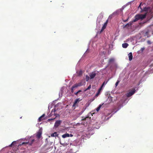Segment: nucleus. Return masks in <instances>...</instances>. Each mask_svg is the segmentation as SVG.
<instances>
[{
    "instance_id": "obj_1",
    "label": "nucleus",
    "mask_w": 153,
    "mask_h": 153,
    "mask_svg": "<svg viewBox=\"0 0 153 153\" xmlns=\"http://www.w3.org/2000/svg\"><path fill=\"white\" fill-rule=\"evenodd\" d=\"M34 140L33 138L32 137H30L29 138L26 137L22 138L17 140L18 143H19L18 147L23 146H27L28 145H31L34 141Z\"/></svg>"
},
{
    "instance_id": "obj_2",
    "label": "nucleus",
    "mask_w": 153,
    "mask_h": 153,
    "mask_svg": "<svg viewBox=\"0 0 153 153\" xmlns=\"http://www.w3.org/2000/svg\"><path fill=\"white\" fill-rule=\"evenodd\" d=\"M148 10V7H146V4L144 3H141L138 7V10L139 12L141 13L143 12L147 11Z\"/></svg>"
},
{
    "instance_id": "obj_3",
    "label": "nucleus",
    "mask_w": 153,
    "mask_h": 153,
    "mask_svg": "<svg viewBox=\"0 0 153 153\" xmlns=\"http://www.w3.org/2000/svg\"><path fill=\"white\" fill-rule=\"evenodd\" d=\"M129 100V99H128V98H127L126 99H125L124 101L123 102L122 100H121L120 101V104L119 105V107L118 108L117 110H116V111H115V110H114V113H113V112H112V114H113L114 113H116L118 110H119L121 108V107H123V106L124 105H125V104H126V103H127L128 102Z\"/></svg>"
},
{
    "instance_id": "obj_4",
    "label": "nucleus",
    "mask_w": 153,
    "mask_h": 153,
    "mask_svg": "<svg viewBox=\"0 0 153 153\" xmlns=\"http://www.w3.org/2000/svg\"><path fill=\"white\" fill-rule=\"evenodd\" d=\"M103 17V14L102 13H101L97 17V25H100V24L102 22V20Z\"/></svg>"
},
{
    "instance_id": "obj_5",
    "label": "nucleus",
    "mask_w": 153,
    "mask_h": 153,
    "mask_svg": "<svg viewBox=\"0 0 153 153\" xmlns=\"http://www.w3.org/2000/svg\"><path fill=\"white\" fill-rule=\"evenodd\" d=\"M135 88H133L130 90L129 92L126 94V96L127 97H129L133 95L135 92Z\"/></svg>"
},
{
    "instance_id": "obj_6",
    "label": "nucleus",
    "mask_w": 153,
    "mask_h": 153,
    "mask_svg": "<svg viewBox=\"0 0 153 153\" xmlns=\"http://www.w3.org/2000/svg\"><path fill=\"white\" fill-rule=\"evenodd\" d=\"M111 114L109 113H108L107 114H105L102 116V119H104L105 121L108 120L111 116L112 115L109 116Z\"/></svg>"
},
{
    "instance_id": "obj_7",
    "label": "nucleus",
    "mask_w": 153,
    "mask_h": 153,
    "mask_svg": "<svg viewBox=\"0 0 153 153\" xmlns=\"http://www.w3.org/2000/svg\"><path fill=\"white\" fill-rule=\"evenodd\" d=\"M137 38V42H143L145 41V39L143 38H142V37L140 36V35H138Z\"/></svg>"
},
{
    "instance_id": "obj_8",
    "label": "nucleus",
    "mask_w": 153,
    "mask_h": 153,
    "mask_svg": "<svg viewBox=\"0 0 153 153\" xmlns=\"http://www.w3.org/2000/svg\"><path fill=\"white\" fill-rule=\"evenodd\" d=\"M62 121L60 120H56L54 125V127L55 128H57L61 124Z\"/></svg>"
},
{
    "instance_id": "obj_9",
    "label": "nucleus",
    "mask_w": 153,
    "mask_h": 153,
    "mask_svg": "<svg viewBox=\"0 0 153 153\" xmlns=\"http://www.w3.org/2000/svg\"><path fill=\"white\" fill-rule=\"evenodd\" d=\"M73 135L71 134H69L68 133H66L62 135V138H65L67 137H72Z\"/></svg>"
},
{
    "instance_id": "obj_10",
    "label": "nucleus",
    "mask_w": 153,
    "mask_h": 153,
    "mask_svg": "<svg viewBox=\"0 0 153 153\" xmlns=\"http://www.w3.org/2000/svg\"><path fill=\"white\" fill-rule=\"evenodd\" d=\"M79 87L77 83H76L73 85L71 87V91L72 93H73L74 91L75 88H77Z\"/></svg>"
},
{
    "instance_id": "obj_11",
    "label": "nucleus",
    "mask_w": 153,
    "mask_h": 153,
    "mask_svg": "<svg viewBox=\"0 0 153 153\" xmlns=\"http://www.w3.org/2000/svg\"><path fill=\"white\" fill-rule=\"evenodd\" d=\"M96 75V73L95 72H92L89 74V76L91 79L94 78Z\"/></svg>"
},
{
    "instance_id": "obj_12",
    "label": "nucleus",
    "mask_w": 153,
    "mask_h": 153,
    "mask_svg": "<svg viewBox=\"0 0 153 153\" xmlns=\"http://www.w3.org/2000/svg\"><path fill=\"white\" fill-rule=\"evenodd\" d=\"M134 18L135 19L133 20V22H135L139 19H140L139 14L136 15L134 17Z\"/></svg>"
},
{
    "instance_id": "obj_13",
    "label": "nucleus",
    "mask_w": 153,
    "mask_h": 153,
    "mask_svg": "<svg viewBox=\"0 0 153 153\" xmlns=\"http://www.w3.org/2000/svg\"><path fill=\"white\" fill-rule=\"evenodd\" d=\"M78 85V86H80L83 85H85V82L84 80H82L80 82L77 83Z\"/></svg>"
},
{
    "instance_id": "obj_14",
    "label": "nucleus",
    "mask_w": 153,
    "mask_h": 153,
    "mask_svg": "<svg viewBox=\"0 0 153 153\" xmlns=\"http://www.w3.org/2000/svg\"><path fill=\"white\" fill-rule=\"evenodd\" d=\"M56 105H55L54 106V108L52 110L51 113V114H50V115L51 116H52L53 115H56L55 113V112L56 111Z\"/></svg>"
},
{
    "instance_id": "obj_15",
    "label": "nucleus",
    "mask_w": 153,
    "mask_h": 153,
    "mask_svg": "<svg viewBox=\"0 0 153 153\" xmlns=\"http://www.w3.org/2000/svg\"><path fill=\"white\" fill-rule=\"evenodd\" d=\"M105 52L104 51H103L102 52V53H101L100 54V58H101L102 59L104 57H105Z\"/></svg>"
},
{
    "instance_id": "obj_16",
    "label": "nucleus",
    "mask_w": 153,
    "mask_h": 153,
    "mask_svg": "<svg viewBox=\"0 0 153 153\" xmlns=\"http://www.w3.org/2000/svg\"><path fill=\"white\" fill-rule=\"evenodd\" d=\"M146 15V13L145 14H139V16H140V19H144Z\"/></svg>"
},
{
    "instance_id": "obj_17",
    "label": "nucleus",
    "mask_w": 153,
    "mask_h": 153,
    "mask_svg": "<svg viewBox=\"0 0 153 153\" xmlns=\"http://www.w3.org/2000/svg\"><path fill=\"white\" fill-rule=\"evenodd\" d=\"M128 56L129 58V60L131 61L132 59V54L131 52H130L128 54Z\"/></svg>"
},
{
    "instance_id": "obj_18",
    "label": "nucleus",
    "mask_w": 153,
    "mask_h": 153,
    "mask_svg": "<svg viewBox=\"0 0 153 153\" xmlns=\"http://www.w3.org/2000/svg\"><path fill=\"white\" fill-rule=\"evenodd\" d=\"M80 100H80L79 98H77V99H76L75 100V101L74 102V104L73 105V106H74L76 104V103L77 102H79Z\"/></svg>"
},
{
    "instance_id": "obj_19",
    "label": "nucleus",
    "mask_w": 153,
    "mask_h": 153,
    "mask_svg": "<svg viewBox=\"0 0 153 153\" xmlns=\"http://www.w3.org/2000/svg\"><path fill=\"white\" fill-rule=\"evenodd\" d=\"M115 60V59L114 58H112L110 59L108 62V64L109 65L110 64L114 62Z\"/></svg>"
},
{
    "instance_id": "obj_20",
    "label": "nucleus",
    "mask_w": 153,
    "mask_h": 153,
    "mask_svg": "<svg viewBox=\"0 0 153 153\" xmlns=\"http://www.w3.org/2000/svg\"><path fill=\"white\" fill-rule=\"evenodd\" d=\"M108 81H105L101 85V87L103 88L105 86V85L108 82Z\"/></svg>"
},
{
    "instance_id": "obj_21",
    "label": "nucleus",
    "mask_w": 153,
    "mask_h": 153,
    "mask_svg": "<svg viewBox=\"0 0 153 153\" xmlns=\"http://www.w3.org/2000/svg\"><path fill=\"white\" fill-rule=\"evenodd\" d=\"M102 88L101 87L99 89L98 91L96 94V96H97L100 94V92L102 90Z\"/></svg>"
},
{
    "instance_id": "obj_22",
    "label": "nucleus",
    "mask_w": 153,
    "mask_h": 153,
    "mask_svg": "<svg viewBox=\"0 0 153 153\" xmlns=\"http://www.w3.org/2000/svg\"><path fill=\"white\" fill-rule=\"evenodd\" d=\"M58 136L56 132H54V133L51 134V136L52 137H56Z\"/></svg>"
},
{
    "instance_id": "obj_23",
    "label": "nucleus",
    "mask_w": 153,
    "mask_h": 153,
    "mask_svg": "<svg viewBox=\"0 0 153 153\" xmlns=\"http://www.w3.org/2000/svg\"><path fill=\"white\" fill-rule=\"evenodd\" d=\"M92 46L93 48H96L97 46L96 43L95 42H92Z\"/></svg>"
},
{
    "instance_id": "obj_24",
    "label": "nucleus",
    "mask_w": 153,
    "mask_h": 153,
    "mask_svg": "<svg viewBox=\"0 0 153 153\" xmlns=\"http://www.w3.org/2000/svg\"><path fill=\"white\" fill-rule=\"evenodd\" d=\"M128 45V44L127 43H123L122 44V47L123 48H126Z\"/></svg>"
},
{
    "instance_id": "obj_25",
    "label": "nucleus",
    "mask_w": 153,
    "mask_h": 153,
    "mask_svg": "<svg viewBox=\"0 0 153 153\" xmlns=\"http://www.w3.org/2000/svg\"><path fill=\"white\" fill-rule=\"evenodd\" d=\"M41 134L42 133L40 132L39 131L37 133L36 136L38 138H39L40 137Z\"/></svg>"
},
{
    "instance_id": "obj_26",
    "label": "nucleus",
    "mask_w": 153,
    "mask_h": 153,
    "mask_svg": "<svg viewBox=\"0 0 153 153\" xmlns=\"http://www.w3.org/2000/svg\"><path fill=\"white\" fill-rule=\"evenodd\" d=\"M145 49V48L144 47H143V48H142L141 49H140V50L139 51H138V53H140L141 52H142Z\"/></svg>"
},
{
    "instance_id": "obj_27",
    "label": "nucleus",
    "mask_w": 153,
    "mask_h": 153,
    "mask_svg": "<svg viewBox=\"0 0 153 153\" xmlns=\"http://www.w3.org/2000/svg\"><path fill=\"white\" fill-rule=\"evenodd\" d=\"M102 105L100 104L99 106L96 108V111H99L100 108H101L102 105Z\"/></svg>"
},
{
    "instance_id": "obj_28",
    "label": "nucleus",
    "mask_w": 153,
    "mask_h": 153,
    "mask_svg": "<svg viewBox=\"0 0 153 153\" xmlns=\"http://www.w3.org/2000/svg\"><path fill=\"white\" fill-rule=\"evenodd\" d=\"M17 141L18 142V141H13L11 143V144L10 145H9V146H12L13 145H14L16 144V143Z\"/></svg>"
},
{
    "instance_id": "obj_29",
    "label": "nucleus",
    "mask_w": 153,
    "mask_h": 153,
    "mask_svg": "<svg viewBox=\"0 0 153 153\" xmlns=\"http://www.w3.org/2000/svg\"><path fill=\"white\" fill-rule=\"evenodd\" d=\"M91 85H90L88 86V87L86 89L84 90V91L85 92L88 90H89L90 89V88H91Z\"/></svg>"
},
{
    "instance_id": "obj_30",
    "label": "nucleus",
    "mask_w": 153,
    "mask_h": 153,
    "mask_svg": "<svg viewBox=\"0 0 153 153\" xmlns=\"http://www.w3.org/2000/svg\"><path fill=\"white\" fill-rule=\"evenodd\" d=\"M82 72L81 70H80L79 72H77V74L78 76H81L82 75Z\"/></svg>"
},
{
    "instance_id": "obj_31",
    "label": "nucleus",
    "mask_w": 153,
    "mask_h": 153,
    "mask_svg": "<svg viewBox=\"0 0 153 153\" xmlns=\"http://www.w3.org/2000/svg\"><path fill=\"white\" fill-rule=\"evenodd\" d=\"M106 25H107V24H105L104 23V25H103L102 27V29L101 30H103L104 29H105V28Z\"/></svg>"
},
{
    "instance_id": "obj_32",
    "label": "nucleus",
    "mask_w": 153,
    "mask_h": 153,
    "mask_svg": "<svg viewBox=\"0 0 153 153\" xmlns=\"http://www.w3.org/2000/svg\"><path fill=\"white\" fill-rule=\"evenodd\" d=\"M89 79V77L88 75H86V80L87 81H88Z\"/></svg>"
},
{
    "instance_id": "obj_33",
    "label": "nucleus",
    "mask_w": 153,
    "mask_h": 153,
    "mask_svg": "<svg viewBox=\"0 0 153 153\" xmlns=\"http://www.w3.org/2000/svg\"><path fill=\"white\" fill-rule=\"evenodd\" d=\"M120 82V81L119 80H117V81L116 82V83H115V85L116 87L118 85V84Z\"/></svg>"
},
{
    "instance_id": "obj_34",
    "label": "nucleus",
    "mask_w": 153,
    "mask_h": 153,
    "mask_svg": "<svg viewBox=\"0 0 153 153\" xmlns=\"http://www.w3.org/2000/svg\"><path fill=\"white\" fill-rule=\"evenodd\" d=\"M114 14V13H113V14H112L111 15H110L108 18V19L109 18H111L112 16Z\"/></svg>"
},
{
    "instance_id": "obj_35",
    "label": "nucleus",
    "mask_w": 153,
    "mask_h": 153,
    "mask_svg": "<svg viewBox=\"0 0 153 153\" xmlns=\"http://www.w3.org/2000/svg\"><path fill=\"white\" fill-rule=\"evenodd\" d=\"M55 119V118H53V119H49L48 120V121L49 122L51 120H54Z\"/></svg>"
},
{
    "instance_id": "obj_36",
    "label": "nucleus",
    "mask_w": 153,
    "mask_h": 153,
    "mask_svg": "<svg viewBox=\"0 0 153 153\" xmlns=\"http://www.w3.org/2000/svg\"><path fill=\"white\" fill-rule=\"evenodd\" d=\"M147 43L149 45H150L152 44V42L149 40H148L147 41Z\"/></svg>"
},
{
    "instance_id": "obj_37",
    "label": "nucleus",
    "mask_w": 153,
    "mask_h": 153,
    "mask_svg": "<svg viewBox=\"0 0 153 153\" xmlns=\"http://www.w3.org/2000/svg\"><path fill=\"white\" fill-rule=\"evenodd\" d=\"M42 120V118H40V117H39L38 119V121H39V122H40Z\"/></svg>"
},
{
    "instance_id": "obj_38",
    "label": "nucleus",
    "mask_w": 153,
    "mask_h": 153,
    "mask_svg": "<svg viewBox=\"0 0 153 153\" xmlns=\"http://www.w3.org/2000/svg\"><path fill=\"white\" fill-rule=\"evenodd\" d=\"M88 50L87 49L86 51L85 52V53H84V55L83 56H85V54L87 53V52H88Z\"/></svg>"
},
{
    "instance_id": "obj_39",
    "label": "nucleus",
    "mask_w": 153,
    "mask_h": 153,
    "mask_svg": "<svg viewBox=\"0 0 153 153\" xmlns=\"http://www.w3.org/2000/svg\"><path fill=\"white\" fill-rule=\"evenodd\" d=\"M145 34L144 35V36H147V37H148L149 36H147V34H148V32H145Z\"/></svg>"
},
{
    "instance_id": "obj_40",
    "label": "nucleus",
    "mask_w": 153,
    "mask_h": 153,
    "mask_svg": "<svg viewBox=\"0 0 153 153\" xmlns=\"http://www.w3.org/2000/svg\"><path fill=\"white\" fill-rule=\"evenodd\" d=\"M45 116V114H43L42 115L40 116V117L42 119V118L44 117Z\"/></svg>"
},
{
    "instance_id": "obj_41",
    "label": "nucleus",
    "mask_w": 153,
    "mask_h": 153,
    "mask_svg": "<svg viewBox=\"0 0 153 153\" xmlns=\"http://www.w3.org/2000/svg\"><path fill=\"white\" fill-rule=\"evenodd\" d=\"M45 116V114H43L42 115L40 116V117L42 119V118L44 117Z\"/></svg>"
},
{
    "instance_id": "obj_42",
    "label": "nucleus",
    "mask_w": 153,
    "mask_h": 153,
    "mask_svg": "<svg viewBox=\"0 0 153 153\" xmlns=\"http://www.w3.org/2000/svg\"><path fill=\"white\" fill-rule=\"evenodd\" d=\"M79 93L78 91H77V92H75V93H74V94H75V95H76L77 96V95H78V93Z\"/></svg>"
},
{
    "instance_id": "obj_43",
    "label": "nucleus",
    "mask_w": 153,
    "mask_h": 153,
    "mask_svg": "<svg viewBox=\"0 0 153 153\" xmlns=\"http://www.w3.org/2000/svg\"><path fill=\"white\" fill-rule=\"evenodd\" d=\"M85 109H84L83 111H82V112H81L80 114H82V113L84 112V111H85Z\"/></svg>"
},
{
    "instance_id": "obj_44",
    "label": "nucleus",
    "mask_w": 153,
    "mask_h": 153,
    "mask_svg": "<svg viewBox=\"0 0 153 153\" xmlns=\"http://www.w3.org/2000/svg\"><path fill=\"white\" fill-rule=\"evenodd\" d=\"M108 20L106 21L105 22V24H107V23H108Z\"/></svg>"
},
{
    "instance_id": "obj_45",
    "label": "nucleus",
    "mask_w": 153,
    "mask_h": 153,
    "mask_svg": "<svg viewBox=\"0 0 153 153\" xmlns=\"http://www.w3.org/2000/svg\"><path fill=\"white\" fill-rule=\"evenodd\" d=\"M82 91L81 90H79L78 91V92L79 93L80 92H82Z\"/></svg>"
},
{
    "instance_id": "obj_46",
    "label": "nucleus",
    "mask_w": 153,
    "mask_h": 153,
    "mask_svg": "<svg viewBox=\"0 0 153 153\" xmlns=\"http://www.w3.org/2000/svg\"><path fill=\"white\" fill-rule=\"evenodd\" d=\"M128 19H126V20H124V22H127V21H128Z\"/></svg>"
},
{
    "instance_id": "obj_47",
    "label": "nucleus",
    "mask_w": 153,
    "mask_h": 153,
    "mask_svg": "<svg viewBox=\"0 0 153 153\" xmlns=\"http://www.w3.org/2000/svg\"><path fill=\"white\" fill-rule=\"evenodd\" d=\"M128 19H126V20H124V22H127V21H128Z\"/></svg>"
},
{
    "instance_id": "obj_48",
    "label": "nucleus",
    "mask_w": 153,
    "mask_h": 153,
    "mask_svg": "<svg viewBox=\"0 0 153 153\" xmlns=\"http://www.w3.org/2000/svg\"><path fill=\"white\" fill-rule=\"evenodd\" d=\"M111 99V98H109H109H108V99H107V101H108V100H109H109H110Z\"/></svg>"
},
{
    "instance_id": "obj_49",
    "label": "nucleus",
    "mask_w": 153,
    "mask_h": 153,
    "mask_svg": "<svg viewBox=\"0 0 153 153\" xmlns=\"http://www.w3.org/2000/svg\"><path fill=\"white\" fill-rule=\"evenodd\" d=\"M101 61H102V64H103L104 63H103V61H102V60H101Z\"/></svg>"
},
{
    "instance_id": "obj_50",
    "label": "nucleus",
    "mask_w": 153,
    "mask_h": 153,
    "mask_svg": "<svg viewBox=\"0 0 153 153\" xmlns=\"http://www.w3.org/2000/svg\"><path fill=\"white\" fill-rule=\"evenodd\" d=\"M86 118L89 119L88 117H87L86 118H85V119H86Z\"/></svg>"
},
{
    "instance_id": "obj_51",
    "label": "nucleus",
    "mask_w": 153,
    "mask_h": 153,
    "mask_svg": "<svg viewBox=\"0 0 153 153\" xmlns=\"http://www.w3.org/2000/svg\"><path fill=\"white\" fill-rule=\"evenodd\" d=\"M153 72H151V73H153Z\"/></svg>"
}]
</instances>
